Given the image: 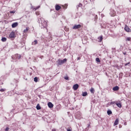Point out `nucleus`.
Instances as JSON below:
<instances>
[{"mask_svg":"<svg viewBox=\"0 0 131 131\" xmlns=\"http://www.w3.org/2000/svg\"><path fill=\"white\" fill-rule=\"evenodd\" d=\"M28 30H29V27H26V29L24 30V33H27V32H28Z\"/></svg>","mask_w":131,"mask_h":131,"instance_id":"dca6fc26","label":"nucleus"},{"mask_svg":"<svg viewBox=\"0 0 131 131\" xmlns=\"http://www.w3.org/2000/svg\"><path fill=\"white\" fill-rule=\"evenodd\" d=\"M119 90V87L118 86H116L113 88V91L116 92Z\"/></svg>","mask_w":131,"mask_h":131,"instance_id":"9d476101","label":"nucleus"},{"mask_svg":"<svg viewBox=\"0 0 131 131\" xmlns=\"http://www.w3.org/2000/svg\"><path fill=\"white\" fill-rule=\"evenodd\" d=\"M81 27V25H74V27H73V29H79Z\"/></svg>","mask_w":131,"mask_h":131,"instance_id":"423d86ee","label":"nucleus"},{"mask_svg":"<svg viewBox=\"0 0 131 131\" xmlns=\"http://www.w3.org/2000/svg\"><path fill=\"white\" fill-rule=\"evenodd\" d=\"M119 128H121V127H122V126L121 125H119Z\"/></svg>","mask_w":131,"mask_h":131,"instance_id":"79ce46f5","label":"nucleus"},{"mask_svg":"<svg viewBox=\"0 0 131 131\" xmlns=\"http://www.w3.org/2000/svg\"><path fill=\"white\" fill-rule=\"evenodd\" d=\"M90 2H92L93 0H90Z\"/></svg>","mask_w":131,"mask_h":131,"instance_id":"603ef678","label":"nucleus"},{"mask_svg":"<svg viewBox=\"0 0 131 131\" xmlns=\"http://www.w3.org/2000/svg\"><path fill=\"white\" fill-rule=\"evenodd\" d=\"M36 14L37 15V12H36Z\"/></svg>","mask_w":131,"mask_h":131,"instance_id":"3c124183","label":"nucleus"},{"mask_svg":"<svg viewBox=\"0 0 131 131\" xmlns=\"http://www.w3.org/2000/svg\"><path fill=\"white\" fill-rule=\"evenodd\" d=\"M19 82V81L17 80H15L14 81L13 83H11V84L12 85H15V86H18V83Z\"/></svg>","mask_w":131,"mask_h":131,"instance_id":"0eeeda50","label":"nucleus"},{"mask_svg":"<svg viewBox=\"0 0 131 131\" xmlns=\"http://www.w3.org/2000/svg\"><path fill=\"white\" fill-rule=\"evenodd\" d=\"M36 15H38V13H37V14Z\"/></svg>","mask_w":131,"mask_h":131,"instance_id":"864d4df0","label":"nucleus"},{"mask_svg":"<svg viewBox=\"0 0 131 131\" xmlns=\"http://www.w3.org/2000/svg\"><path fill=\"white\" fill-rule=\"evenodd\" d=\"M131 38L130 37H127L126 39V41H130Z\"/></svg>","mask_w":131,"mask_h":131,"instance_id":"72a5a7b5","label":"nucleus"},{"mask_svg":"<svg viewBox=\"0 0 131 131\" xmlns=\"http://www.w3.org/2000/svg\"><path fill=\"white\" fill-rule=\"evenodd\" d=\"M123 74H122V73H121L120 74V75H122Z\"/></svg>","mask_w":131,"mask_h":131,"instance_id":"de8ad7c7","label":"nucleus"},{"mask_svg":"<svg viewBox=\"0 0 131 131\" xmlns=\"http://www.w3.org/2000/svg\"><path fill=\"white\" fill-rule=\"evenodd\" d=\"M123 54L124 55H126V52H123Z\"/></svg>","mask_w":131,"mask_h":131,"instance_id":"a18cd8bd","label":"nucleus"},{"mask_svg":"<svg viewBox=\"0 0 131 131\" xmlns=\"http://www.w3.org/2000/svg\"><path fill=\"white\" fill-rule=\"evenodd\" d=\"M129 64H130V62H128V63H125V64H124V66H127V65H129Z\"/></svg>","mask_w":131,"mask_h":131,"instance_id":"e433bc0d","label":"nucleus"},{"mask_svg":"<svg viewBox=\"0 0 131 131\" xmlns=\"http://www.w3.org/2000/svg\"><path fill=\"white\" fill-rule=\"evenodd\" d=\"M9 130H10V128L9 127H7L5 129V131H9Z\"/></svg>","mask_w":131,"mask_h":131,"instance_id":"473e14b6","label":"nucleus"},{"mask_svg":"<svg viewBox=\"0 0 131 131\" xmlns=\"http://www.w3.org/2000/svg\"><path fill=\"white\" fill-rule=\"evenodd\" d=\"M80 59H81V57H78L77 58V60L78 61V60H80Z\"/></svg>","mask_w":131,"mask_h":131,"instance_id":"ea45409f","label":"nucleus"},{"mask_svg":"<svg viewBox=\"0 0 131 131\" xmlns=\"http://www.w3.org/2000/svg\"><path fill=\"white\" fill-rule=\"evenodd\" d=\"M25 42H26L25 41H23V42L21 43L23 46H24L25 45Z\"/></svg>","mask_w":131,"mask_h":131,"instance_id":"c9c22d12","label":"nucleus"},{"mask_svg":"<svg viewBox=\"0 0 131 131\" xmlns=\"http://www.w3.org/2000/svg\"><path fill=\"white\" fill-rule=\"evenodd\" d=\"M48 26V23L45 21V19H43L41 23V28H46V27Z\"/></svg>","mask_w":131,"mask_h":131,"instance_id":"f03ea898","label":"nucleus"},{"mask_svg":"<svg viewBox=\"0 0 131 131\" xmlns=\"http://www.w3.org/2000/svg\"><path fill=\"white\" fill-rule=\"evenodd\" d=\"M15 57H16V59H18V60H20V59H21V55H20V54H16L15 55Z\"/></svg>","mask_w":131,"mask_h":131,"instance_id":"4468645a","label":"nucleus"},{"mask_svg":"<svg viewBox=\"0 0 131 131\" xmlns=\"http://www.w3.org/2000/svg\"><path fill=\"white\" fill-rule=\"evenodd\" d=\"M120 10H121V12L122 13H124V11H123V10H124V8H123V7L122 6H121L120 7Z\"/></svg>","mask_w":131,"mask_h":131,"instance_id":"b1692460","label":"nucleus"},{"mask_svg":"<svg viewBox=\"0 0 131 131\" xmlns=\"http://www.w3.org/2000/svg\"><path fill=\"white\" fill-rule=\"evenodd\" d=\"M115 13L116 12H115V11H114V10H113V9L110 10V14L111 16H112V17L115 16Z\"/></svg>","mask_w":131,"mask_h":131,"instance_id":"20e7f679","label":"nucleus"},{"mask_svg":"<svg viewBox=\"0 0 131 131\" xmlns=\"http://www.w3.org/2000/svg\"><path fill=\"white\" fill-rule=\"evenodd\" d=\"M1 40L3 42H5L7 41V38H6L5 37H3L2 38Z\"/></svg>","mask_w":131,"mask_h":131,"instance_id":"aec40b11","label":"nucleus"},{"mask_svg":"<svg viewBox=\"0 0 131 131\" xmlns=\"http://www.w3.org/2000/svg\"><path fill=\"white\" fill-rule=\"evenodd\" d=\"M9 38H15L16 37V36H15V32L13 31L11 32L9 35Z\"/></svg>","mask_w":131,"mask_h":131,"instance_id":"7ed1b4c3","label":"nucleus"},{"mask_svg":"<svg viewBox=\"0 0 131 131\" xmlns=\"http://www.w3.org/2000/svg\"><path fill=\"white\" fill-rule=\"evenodd\" d=\"M78 88H79V85L78 84H75L73 85V89L74 91H77Z\"/></svg>","mask_w":131,"mask_h":131,"instance_id":"39448f33","label":"nucleus"},{"mask_svg":"<svg viewBox=\"0 0 131 131\" xmlns=\"http://www.w3.org/2000/svg\"><path fill=\"white\" fill-rule=\"evenodd\" d=\"M107 114L108 115H111V114H112V111H111V110H108L107 111Z\"/></svg>","mask_w":131,"mask_h":131,"instance_id":"393cba45","label":"nucleus"},{"mask_svg":"<svg viewBox=\"0 0 131 131\" xmlns=\"http://www.w3.org/2000/svg\"><path fill=\"white\" fill-rule=\"evenodd\" d=\"M19 69H20V70H22V68H20Z\"/></svg>","mask_w":131,"mask_h":131,"instance_id":"8fccbe9b","label":"nucleus"},{"mask_svg":"<svg viewBox=\"0 0 131 131\" xmlns=\"http://www.w3.org/2000/svg\"><path fill=\"white\" fill-rule=\"evenodd\" d=\"M15 94H16V95H23V93L22 92H18V93H15Z\"/></svg>","mask_w":131,"mask_h":131,"instance_id":"f704fd0d","label":"nucleus"},{"mask_svg":"<svg viewBox=\"0 0 131 131\" xmlns=\"http://www.w3.org/2000/svg\"><path fill=\"white\" fill-rule=\"evenodd\" d=\"M43 20V18H39L38 19V22L39 24H41V22Z\"/></svg>","mask_w":131,"mask_h":131,"instance_id":"2eb2a0df","label":"nucleus"},{"mask_svg":"<svg viewBox=\"0 0 131 131\" xmlns=\"http://www.w3.org/2000/svg\"><path fill=\"white\" fill-rule=\"evenodd\" d=\"M18 26V23H14L12 24V28H15V27H17Z\"/></svg>","mask_w":131,"mask_h":131,"instance_id":"f8f14e48","label":"nucleus"},{"mask_svg":"<svg viewBox=\"0 0 131 131\" xmlns=\"http://www.w3.org/2000/svg\"><path fill=\"white\" fill-rule=\"evenodd\" d=\"M90 92H91V94H94L95 89L93 88H91L90 89Z\"/></svg>","mask_w":131,"mask_h":131,"instance_id":"412c9836","label":"nucleus"},{"mask_svg":"<svg viewBox=\"0 0 131 131\" xmlns=\"http://www.w3.org/2000/svg\"><path fill=\"white\" fill-rule=\"evenodd\" d=\"M64 30H65L66 31H69V29H64Z\"/></svg>","mask_w":131,"mask_h":131,"instance_id":"37998d69","label":"nucleus"},{"mask_svg":"<svg viewBox=\"0 0 131 131\" xmlns=\"http://www.w3.org/2000/svg\"><path fill=\"white\" fill-rule=\"evenodd\" d=\"M0 92H5V89H1L0 90Z\"/></svg>","mask_w":131,"mask_h":131,"instance_id":"58836bf2","label":"nucleus"},{"mask_svg":"<svg viewBox=\"0 0 131 131\" xmlns=\"http://www.w3.org/2000/svg\"><path fill=\"white\" fill-rule=\"evenodd\" d=\"M112 50H113V52H114V53H115V52H116V49L115 48H112Z\"/></svg>","mask_w":131,"mask_h":131,"instance_id":"4c0bfd02","label":"nucleus"},{"mask_svg":"<svg viewBox=\"0 0 131 131\" xmlns=\"http://www.w3.org/2000/svg\"><path fill=\"white\" fill-rule=\"evenodd\" d=\"M129 1L131 2L130 0H129Z\"/></svg>","mask_w":131,"mask_h":131,"instance_id":"5fc2aeb1","label":"nucleus"},{"mask_svg":"<svg viewBox=\"0 0 131 131\" xmlns=\"http://www.w3.org/2000/svg\"><path fill=\"white\" fill-rule=\"evenodd\" d=\"M39 8H40V6H38L37 7H36V10H38V9H39Z\"/></svg>","mask_w":131,"mask_h":131,"instance_id":"a19ab883","label":"nucleus"},{"mask_svg":"<svg viewBox=\"0 0 131 131\" xmlns=\"http://www.w3.org/2000/svg\"><path fill=\"white\" fill-rule=\"evenodd\" d=\"M34 81H35V82H37V81H38V78H37V77H35L34 78Z\"/></svg>","mask_w":131,"mask_h":131,"instance_id":"bb28decb","label":"nucleus"},{"mask_svg":"<svg viewBox=\"0 0 131 131\" xmlns=\"http://www.w3.org/2000/svg\"><path fill=\"white\" fill-rule=\"evenodd\" d=\"M98 39L99 40V42H101V41H102V40H103V36L98 37Z\"/></svg>","mask_w":131,"mask_h":131,"instance_id":"4be33fe9","label":"nucleus"},{"mask_svg":"<svg viewBox=\"0 0 131 131\" xmlns=\"http://www.w3.org/2000/svg\"><path fill=\"white\" fill-rule=\"evenodd\" d=\"M36 108L37 110H40L41 109V107H40V105H39V104H38L36 105Z\"/></svg>","mask_w":131,"mask_h":131,"instance_id":"6ab92c4d","label":"nucleus"},{"mask_svg":"<svg viewBox=\"0 0 131 131\" xmlns=\"http://www.w3.org/2000/svg\"><path fill=\"white\" fill-rule=\"evenodd\" d=\"M116 105H117L118 107H119V108H121V107H122V105L121 104V103H116Z\"/></svg>","mask_w":131,"mask_h":131,"instance_id":"f3484780","label":"nucleus"},{"mask_svg":"<svg viewBox=\"0 0 131 131\" xmlns=\"http://www.w3.org/2000/svg\"><path fill=\"white\" fill-rule=\"evenodd\" d=\"M64 78L66 80H69V77L68 76L64 77Z\"/></svg>","mask_w":131,"mask_h":131,"instance_id":"c756f323","label":"nucleus"},{"mask_svg":"<svg viewBox=\"0 0 131 131\" xmlns=\"http://www.w3.org/2000/svg\"><path fill=\"white\" fill-rule=\"evenodd\" d=\"M114 104H116V102L112 101V102H110V105H114Z\"/></svg>","mask_w":131,"mask_h":131,"instance_id":"7c9ffc66","label":"nucleus"},{"mask_svg":"<svg viewBox=\"0 0 131 131\" xmlns=\"http://www.w3.org/2000/svg\"><path fill=\"white\" fill-rule=\"evenodd\" d=\"M124 125H126V123H124Z\"/></svg>","mask_w":131,"mask_h":131,"instance_id":"09e8293b","label":"nucleus"},{"mask_svg":"<svg viewBox=\"0 0 131 131\" xmlns=\"http://www.w3.org/2000/svg\"><path fill=\"white\" fill-rule=\"evenodd\" d=\"M90 126H91V125H90V124H88V127H90Z\"/></svg>","mask_w":131,"mask_h":131,"instance_id":"49530a36","label":"nucleus"},{"mask_svg":"<svg viewBox=\"0 0 131 131\" xmlns=\"http://www.w3.org/2000/svg\"><path fill=\"white\" fill-rule=\"evenodd\" d=\"M38 41L37 40H35L33 42H32V45L33 46H35V45H37Z\"/></svg>","mask_w":131,"mask_h":131,"instance_id":"a211bd4d","label":"nucleus"},{"mask_svg":"<svg viewBox=\"0 0 131 131\" xmlns=\"http://www.w3.org/2000/svg\"><path fill=\"white\" fill-rule=\"evenodd\" d=\"M60 9H61V6H60V5H56L55 6V10L56 11H59V10H60Z\"/></svg>","mask_w":131,"mask_h":131,"instance_id":"ddd939ff","label":"nucleus"},{"mask_svg":"<svg viewBox=\"0 0 131 131\" xmlns=\"http://www.w3.org/2000/svg\"><path fill=\"white\" fill-rule=\"evenodd\" d=\"M67 131H71V129H67Z\"/></svg>","mask_w":131,"mask_h":131,"instance_id":"c03bdc74","label":"nucleus"},{"mask_svg":"<svg viewBox=\"0 0 131 131\" xmlns=\"http://www.w3.org/2000/svg\"><path fill=\"white\" fill-rule=\"evenodd\" d=\"M81 7H82V4L81 3H79L77 6V8L78 9V8H81Z\"/></svg>","mask_w":131,"mask_h":131,"instance_id":"cd10ccee","label":"nucleus"},{"mask_svg":"<svg viewBox=\"0 0 131 131\" xmlns=\"http://www.w3.org/2000/svg\"><path fill=\"white\" fill-rule=\"evenodd\" d=\"M48 105L49 108H53V107H54V104L51 102H48Z\"/></svg>","mask_w":131,"mask_h":131,"instance_id":"1a4fd4ad","label":"nucleus"},{"mask_svg":"<svg viewBox=\"0 0 131 131\" xmlns=\"http://www.w3.org/2000/svg\"><path fill=\"white\" fill-rule=\"evenodd\" d=\"M82 97H85V96H88V92H82Z\"/></svg>","mask_w":131,"mask_h":131,"instance_id":"5701e85b","label":"nucleus"},{"mask_svg":"<svg viewBox=\"0 0 131 131\" xmlns=\"http://www.w3.org/2000/svg\"><path fill=\"white\" fill-rule=\"evenodd\" d=\"M96 62H98V63H100V62H101V60H100V58H96Z\"/></svg>","mask_w":131,"mask_h":131,"instance_id":"c85d7f7f","label":"nucleus"},{"mask_svg":"<svg viewBox=\"0 0 131 131\" xmlns=\"http://www.w3.org/2000/svg\"><path fill=\"white\" fill-rule=\"evenodd\" d=\"M124 30H125V31H126V32H130L131 31L130 29L128 28V27H127V26H125Z\"/></svg>","mask_w":131,"mask_h":131,"instance_id":"6e6552de","label":"nucleus"},{"mask_svg":"<svg viewBox=\"0 0 131 131\" xmlns=\"http://www.w3.org/2000/svg\"><path fill=\"white\" fill-rule=\"evenodd\" d=\"M31 9H32L33 11H36V7L31 6Z\"/></svg>","mask_w":131,"mask_h":131,"instance_id":"a878e982","label":"nucleus"},{"mask_svg":"<svg viewBox=\"0 0 131 131\" xmlns=\"http://www.w3.org/2000/svg\"><path fill=\"white\" fill-rule=\"evenodd\" d=\"M15 12H16V11L13 10V11H10V14H15Z\"/></svg>","mask_w":131,"mask_h":131,"instance_id":"2f4dec72","label":"nucleus"},{"mask_svg":"<svg viewBox=\"0 0 131 131\" xmlns=\"http://www.w3.org/2000/svg\"><path fill=\"white\" fill-rule=\"evenodd\" d=\"M67 62V59L66 58L63 59V60H61V59H59L56 61L57 66H60L64 64V63H66Z\"/></svg>","mask_w":131,"mask_h":131,"instance_id":"f257e3e1","label":"nucleus"},{"mask_svg":"<svg viewBox=\"0 0 131 131\" xmlns=\"http://www.w3.org/2000/svg\"><path fill=\"white\" fill-rule=\"evenodd\" d=\"M119 123V120L118 118H117L115 121L114 126H115V125H117V124H118Z\"/></svg>","mask_w":131,"mask_h":131,"instance_id":"9b49d317","label":"nucleus"}]
</instances>
